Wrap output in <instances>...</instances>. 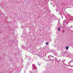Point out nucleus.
Instances as JSON below:
<instances>
[{
	"label": "nucleus",
	"mask_w": 73,
	"mask_h": 73,
	"mask_svg": "<svg viewBox=\"0 0 73 73\" xmlns=\"http://www.w3.org/2000/svg\"><path fill=\"white\" fill-rule=\"evenodd\" d=\"M72 62H73V61H72V60H71L69 62H70V63H72Z\"/></svg>",
	"instance_id": "13"
},
{
	"label": "nucleus",
	"mask_w": 73,
	"mask_h": 73,
	"mask_svg": "<svg viewBox=\"0 0 73 73\" xmlns=\"http://www.w3.org/2000/svg\"><path fill=\"white\" fill-rule=\"evenodd\" d=\"M29 61H31V62H32V61H33V59L30 58L29 59Z\"/></svg>",
	"instance_id": "6"
},
{
	"label": "nucleus",
	"mask_w": 73,
	"mask_h": 73,
	"mask_svg": "<svg viewBox=\"0 0 73 73\" xmlns=\"http://www.w3.org/2000/svg\"><path fill=\"white\" fill-rule=\"evenodd\" d=\"M49 58V59H50V61H51V60H52V59H50L49 58Z\"/></svg>",
	"instance_id": "16"
},
{
	"label": "nucleus",
	"mask_w": 73,
	"mask_h": 73,
	"mask_svg": "<svg viewBox=\"0 0 73 73\" xmlns=\"http://www.w3.org/2000/svg\"><path fill=\"white\" fill-rule=\"evenodd\" d=\"M46 45H49V43L48 42H47L46 43Z\"/></svg>",
	"instance_id": "12"
},
{
	"label": "nucleus",
	"mask_w": 73,
	"mask_h": 73,
	"mask_svg": "<svg viewBox=\"0 0 73 73\" xmlns=\"http://www.w3.org/2000/svg\"><path fill=\"white\" fill-rule=\"evenodd\" d=\"M1 16H4V14H3L2 13H1Z\"/></svg>",
	"instance_id": "11"
},
{
	"label": "nucleus",
	"mask_w": 73,
	"mask_h": 73,
	"mask_svg": "<svg viewBox=\"0 0 73 73\" xmlns=\"http://www.w3.org/2000/svg\"><path fill=\"white\" fill-rule=\"evenodd\" d=\"M64 61H62V62H63V63H64Z\"/></svg>",
	"instance_id": "20"
},
{
	"label": "nucleus",
	"mask_w": 73,
	"mask_h": 73,
	"mask_svg": "<svg viewBox=\"0 0 73 73\" xmlns=\"http://www.w3.org/2000/svg\"><path fill=\"white\" fill-rule=\"evenodd\" d=\"M49 56H51L52 57H53V58H54V56H53L52 55H49Z\"/></svg>",
	"instance_id": "14"
},
{
	"label": "nucleus",
	"mask_w": 73,
	"mask_h": 73,
	"mask_svg": "<svg viewBox=\"0 0 73 73\" xmlns=\"http://www.w3.org/2000/svg\"><path fill=\"white\" fill-rule=\"evenodd\" d=\"M27 66H29V62H28L27 64Z\"/></svg>",
	"instance_id": "8"
},
{
	"label": "nucleus",
	"mask_w": 73,
	"mask_h": 73,
	"mask_svg": "<svg viewBox=\"0 0 73 73\" xmlns=\"http://www.w3.org/2000/svg\"><path fill=\"white\" fill-rule=\"evenodd\" d=\"M64 61H65V60H64Z\"/></svg>",
	"instance_id": "23"
},
{
	"label": "nucleus",
	"mask_w": 73,
	"mask_h": 73,
	"mask_svg": "<svg viewBox=\"0 0 73 73\" xmlns=\"http://www.w3.org/2000/svg\"><path fill=\"white\" fill-rule=\"evenodd\" d=\"M67 17H66V19H68L69 21H71L73 19V17H72V16L70 14H69L67 13Z\"/></svg>",
	"instance_id": "1"
},
{
	"label": "nucleus",
	"mask_w": 73,
	"mask_h": 73,
	"mask_svg": "<svg viewBox=\"0 0 73 73\" xmlns=\"http://www.w3.org/2000/svg\"><path fill=\"white\" fill-rule=\"evenodd\" d=\"M55 58V59H56V60H57V59L56 58Z\"/></svg>",
	"instance_id": "21"
},
{
	"label": "nucleus",
	"mask_w": 73,
	"mask_h": 73,
	"mask_svg": "<svg viewBox=\"0 0 73 73\" xmlns=\"http://www.w3.org/2000/svg\"><path fill=\"white\" fill-rule=\"evenodd\" d=\"M65 52H64V54H65Z\"/></svg>",
	"instance_id": "24"
},
{
	"label": "nucleus",
	"mask_w": 73,
	"mask_h": 73,
	"mask_svg": "<svg viewBox=\"0 0 73 73\" xmlns=\"http://www.w3.org/2000/svg\"><path fill=\"white\" fill-rule=\"evenodd\" d=\"M58 31H60V28H59L58 29Z\"/></svg>",
	"instance_id": "15"
},
{
	"label": "nucleus",
	"mask_w": 73,
	"mask_h": 73,
	"mask_svg": "<svg viewBox=\"0 0 73 73\" xmlns=\"http://www.w3.org/2000/svg\"><path fill=\"white\" fill-rule=\"evenodd\" d=\"M41 54H42L40 52L39 53V54H38L37 55L38 56H39L40 57L42 58V56L41 55Z\"/></svg>",
	"instance_id": "4"
},
{
	"label": "nucleus",
	"mask_w": 73,
	"mask_h": 73,
	"mask_svg": "<svg viewBox=\"0 0 73 73\" xmlns=\"http://www.w3.org/2000/svg\"><path fill=\"white\" fill-rule=\"evenodd\" d=\"M53 13H52V14L53 15Z\"/></svg>",
	"instance_id": "28"
},
{
	"label": "nucleus",
	"mask_w": 73,
	"mask_h": 73,
	"mask_svg": "<svg viewBox=\"0 0 73 73\" xmlns=\"http://www.w3.org/2000/svg\"><path fill=\"white\" fill-rule=\"evenodd\" d=\"M54 55H55V56H57V53H54Z\"/></svg>",
	"instance_id": "10"
},
{
	"label": "nucleus",
	"mask_w": 73,
	"mask_h": 73,
	"mask_svg": "<svg viewBox=\"0 0 73 73\" xmlns=\"http://www.w3.org/2000/svg\"><path fill=\"white\" fill-rule=\"evenodd\" d=\"M68 24V22L67 20H66L64 21V22L63 23V25H66Z\"/></svg>",
	"instance_id": "3"
},
{
	"label": "nucleus",
	"mask_w": 73,
	"mask_h": 73,
	"mask_svg": "<svg viewBox=\"0 0 73 73\" xmlns=\"http://www.w3.org/2000/svg\"><path fill=\"white\" fill-rule=\"evenodd\" d=\"M59 14H60V15H61L62 16V19H63V16H62V15L61 14H60V13H59Z\"/></svg>",
	"instance_id": "9"
},
{
	"label": "nucleus",
	"mask_w": 73,
	"mask_h": 73,
	"mask_svg": "<svg viewBox=\"0 0 73 73\" xmlns=\"http://www.w3.org/2000/svg\"><path fill=\"white\" fill-rule=\"evenodd\" d=\"M69 48V47L68 46H67L66 47V49L67 50H68Z\"/></svg>",
	"instance_id": "7"
},
{
	"label": "nucleus",
	"mask_w": 73,
	"mask_h": 73,
	"mask_svg": "<svg viewBox=\"0 0 73 73\" xmlns=\"http://www.w3.org/2000/svg\"><path fill=\"white\" fill-rule=\"evenodd\" d=\"M72 22H73V21H71L70 22L72 23Z\"/></svg>",
	"instance_id": "22"
},
{
	"label": "nucleus",
	"mask_w": 73,
	"mask_h": 73,
	"mask_svg": "<svg viewBox=\"0 0 73 73\" xmlns=\"http://www.w3.org/2000/svg\"><path fill=\"white\" fill-rule=\"evenodd\" d=\"M69 57L70 58H73V55L72 54H70V55H69Z\"/></svg>",
	"instance_id": "5"
},
{
	"label": "nucleus",
	"mask_w": 73,
	"mask_h": 73,
	"mask_svg": "<svg viewBox=\"0 0 73 73\" xmlns=\"http://www.w3.org/2000/svg\"><path fill=\"white\" fill-rule=\"evenodd\" d=\"M63 32H64V31H63Z\"/></svg>",
	"instance_id": "27"
},
{
	"label": "nucleus",
	"mask_w": 73,
	"mask_h": 73,
	"mask_svg": "<svg viewBox=\"0 0 73 73\" xmlns=\"http://www.w3.org/2000/svg\"><path fill=\"white\" fill-rule=\"evenodd\" d=\"M32 69L33 70H37V68L36 67V66L35 65V64H32Z\"/></svg>",
	"instance_id": "2"
},
{
	"label": "nucleus",
	"mask_w": 73,
	"mask_h": 73,
	"mask_svg": "<svg viewBox=\"0 0 73 73\" xmlns=\"http://www.w3.org/2000/svg\"><path fill=\"white\" fill-rule=\"evenodd\" d=\"M58 20H60V19H59Z\"/></svg>",
	"instance_id": "25"
},
{
	"label": "nucleus",
	"mask_w": 73,
	"mask_h": 73,
	"mask_svg": "<svg viewBox=\"0 0 73 73\" xmlns=\"http://www.w3.org/2000/svg\"><path fill=\"white\" fill-rule=\"evenodd\" d=\"M38 64L39 66H40V63H38Z\"/></svg>",
	"instance_id": "17"
},
{
	"label": "nucleus",
	"mask_w": 73,
	"mask_h": 73,
	"mask_svg": "<svg viewBox=\"0 0 73 73\" xmlns=\"http://www.w3.org/2000/svg\"><path fill=\"white\" fill-rule=\"evenodd\" d=\"M58 21H60V20H58Z\"/></svg>",
	"instance_id": "26"
},
{
	"label": "nucleus",
	"mask_w": 73,
	"mask_h": 73,
	"mask_svg": "<svg viewBox=\"0 0 73 73\" xmlns=\"http://www.w3.org/2000/svg\"><path fill=\"white\" fill-rule=\"evenodd\" d=\"M65 66H69L67 65H65Z\"/></svg>",
	"instance_id": "18"
},
{
	"label": "nucleus",
	"mask_w": 73,
	"mask_h": 73,
	"mask_svg": "<svg viewBox=\"0 0 73 73\" xmlns=\"http://www.w3.org/2000/svg\"><path fill=\"white\" fill-rule=\"evenodd\" d=\"M70 62H69L68 63V65H70Z\"/></svg>",
	"instance_id": "19"
}]
</instances>
